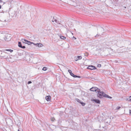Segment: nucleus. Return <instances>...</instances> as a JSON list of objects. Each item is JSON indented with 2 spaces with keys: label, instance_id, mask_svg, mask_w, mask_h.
Masks as SVG:
<instances>
[{
  "label": "nucleus",
  "instance_id": "nucleus-1",
  "mask_svg": "<svg viewBox=\"0 0 131 131\" xmlns=\"http://www.w3.org/2000/svg\"><path fill=\"white\" fill-rule=\"evenodd\" d=\"M98 93L97 95L98 97L100 98H102L103 97H107L110 99H112V97L105 94L102 91L101 92L100 91H97Z\"/></svg>",
  "mask_w": 131,
  "mask_h": 131
},
{
  "label": "nucleus",
  "instance_id": "nucleus-2",
  "mask_svg": "<svg viewBox=\"0 0 131 131\" xmlns=\"http://www.w3.org/2000/svg\"><path fill=\"white\" fill-rule=\"evenodd\" d=\"M22 42L25 43L27 44L28 45H30L34 43L33 42H31L30 41H28L27 40H26L25 39H21Z\"/></svg>",
  "mask_w": 131,
  "mask_h": 131
},
{
  "label": "nucleus",
  "instance_id": "nucleus-3",
  "mask_svg": "<svg viewBox=\"0 0 131 131\" xmlns=\"http://www.w3.org/2000/svg\"><path fill=\"white\" fill-rule=\"evenodd\" d=\"M87 69H88L93 70L95 69H96V68L94 66H89L87 67Z\"/></svg>",
  "mask_w": 131,
  "mask_h": 131
},
{
  "label": "nucleus",
  "instance_id": "nucleus-4",
  "mask_svg": "<svg viewBox=\"0 0 131 131\" xmlns=\"http://www.w3.org/2000/svg\"><path fill=\"white\" fill-rule=\"evenodd\" d=\"M91 101L95 102L96 103L100 104V101L98 99H92Z\"/></svg>",
  "mask_w": 131,
  "mask_h": 131
},
{
  "label": "nucleus",
  "instance_id": "nucleus-5",
  "mask_svg": "<svg viewBox=\"0 0 131 131\" xmlns=\"http://www.w3.org/2000/svg\"><path fill=\"white\" fill-rule=\"evenodd\" d=\"M82 58V57L81 56H78L77 57H75L74 59L75 61H77L81 59Z\"/></svg>",
  "mask_w": 131,
  "mask_h": 131
},
{
  "label": "nucleus",
  "instance_id": "nucleus-6",
  "mask_svg": "<svg viewBox=\"0 0 131 131\" xmlns=\"http://www.w3.org/2000/svg\"><path fill=\"white\" fill-rule=\"evenodd\" d=\"M18 46L21 48L24 49L25 48V46H22L21 45V44L20 42H18Z\"/></svg>",
  "mask_w": 131,
  "mask_h": 131
},
{
  "label": "nucleus",
  "instance_id": "nucleus-7",
  "mask_svg": "<svg viewBox=\"0 0 131 131\" xmlns=\"http://www.w3.org/2000/svg\"><path fill=\"white\" fill-rule=\"evenodd\" d=\"M50 96H46V99L48 101H49L50 100Z\"/></svg>",
  "mask_w": 131,
  "mask_h": 131
},
{
  "label": "nucleus",
  "instance_id": "nucleus-8",
  "mask_svg": "<svg viewBox=\"0 0 131 131\" xmlns=\"http://www.w3.org/2000/svg\"><path fill=\"white\" fill-rule=\"evenodd\" d=\"M126 100L128 101H131V96H129L128 98H126Z\"/></svg>",
  "mask_w": 131,
  "mask_h": 131
},
{
  "label": "nucleus",
  "instance_id": "nucleus-9",
  "mask_svg": "<svg viewBox=\"0 0 131 131\" xmlns=\"http://www.w3.org/2000/svg\"><path fill=\"white\" fill-rule=\"evenodd\" d=\"M98 89V88L97 87H92L91 88L90 90H97Z\"/></svg>",
  "mask_w": 131,
  "mask_h": 131
},
{
  "label": "nucleus",
  "instance_id": "nucleus-10",
  "mask_svg": "<svg viewBox=\"0 0 131 131\" xmlns=\"http://www.w3.org/2000/svg\"><path fill=\"white\" fill-rule=\"evenodd\" d=\"M70 74L72 76L74 77H77V75H74L73 73H72V72Z\"/></svg>",
  "mask_w": 131,
  "mask_h": 131
},
{
  "label": "nucleus",
  "instance_id": "nucleus-11",
  "mask_svg": "<svg viewBox=\"0 0 131 131\" xmlns=\"http://www.w3.org/2000/svg\"><path fill=\"white\" fill-rule=\"evenodd\" d=\"M60 38L61 39H64L66 38L65 37L63 36H60Z\"/></svg>",
  "mask_w": 131,
  "mask_h": 131
},
{
  "label": "nucleus",
  "instance_id": "nucleus-12",
  "mask_svg": "<svg viewBox=\"0 0 131 131\" xmlns=\"http://www.w3.org/2000/svg\"><path fill=\"white\" fill-rule=\"evenodd\" d=\"M38 45V46H39L38 47H41L43 46V45L41 43H39Z\"/></svg>",
  "mask_w": 131,
  "mask_h": 131
},
{
  "label": "nucleus",
  "instance_id": "nucleus-13",
  "mask_svg": "<svg viewBox=\"0 0 131 131\" xmlns=\"http://www.w3.org/2000/svg\"><path fill=\"white\" fill-rule=\"evenodd\" d=\"M47 70V68L46 67H44L42 69V70L44 71H46Z\"/></svg>",
  "mask_w": 131,
  "mask_h": 131
},
{
  "label": "nucleus",
  "instance_id": "nucleus-14",
  "mask_svg": "<svg viewBox=\"0 0 131 131\" xmlns=\"http://www.w3.org/2000/svg\"><path fill=\"white\" fill-rule=\"evenodd\" d=\"M51 121H52V122H54V121L55 119H54V117H52L51 118Z\"/></svg>",
  "mask_w": 131,
  "mask_h": 131
},
{
  "label": "nucleus",
  "instance_id": "nucleus-15",
  "mask_svg": "<svg viewBox=\"0 0 131 131\" xmlns=\"http://www.w3.org/2000/svg\"><path fill=\"white\" fill-rule=\"evenodd\" d=\"M39 43H33V44L34 45L36 46H37L39 47L38 44Z\"/></svg>",
  "mask_w": 131,
  "mask_h": 131
},
{
  "label": "nucleus",
  "instance_id": "nucleus-16",
  "mask_svg": "<svg viewBox=\"0 0 131 131\" xmlns=\"http://www.w3.org/2000/svg\"><path fill=\"white\" fill-rule=\"evenodd\" d=\"M80 103L82 106H84L85 105V103L83 102H81Z\"/></svg>",
  "mask_w": 131,
  "mask_h": 131
},
{
  "label": "nucleus",
  "instance_id": "nucleus-17",
  "mask_svg": "<svg viewBox=\"0 0 131 131\" xmlns=\"http://www.w3.org/2000/svg\"><path fill=\"white\" fill-rule=\"evenodd\" d=\"M121 107L120 106H118L116 108V110H119V109H120L121 108Z\"/></svg>",
  "mask_w": 131,
  "mask_h": 131
},
{
  "label": "nucleus",
  "instance_id": "nucleus-18",
  "mask_svg": "<svg viewBox=\"0 0 131 131\" xmlns=\"http://www.w3.org/2000/svg\"><path fill=\"white\" fill-rule=\"evenodd\" d=\"M101 66V65L100 64H98L97 65V67H100Z\"/></svg>",
  "mask_w": 131,
  "mask_h": 131
},
{
  "label": "nucleus",
  "instance_id": "nucleus-19",
  "mask_svg": "<svg viewBox=\"0 0 131 131\" xmlns=\"http://www.w3.org/2000/svg\"><path fill=\"white\" fill-rule=\"evenodd\" d=\"M9 51L10 52H13V50L11 49H9Z\"/></svg>",
  "mask_w": 131,
  "mask_h": 131
},
{
  "label": "nucleus",
  "instance_id": "nucleus-20",
  "mask_svg": "<svg viewBox=\"0 0 131 131\" xmlns=\"http://www.w3.org/2000/svg\"><path fill=\"white\" fill-rule=\"evenodd\" d=\"M31 82L30 81H29L28 82V84H30L31 83Z\"/></svg>",
  "mask_w": 131,
  "mask_h": 131
},
{
  "label": "nucleus",
  "instance_id": "nucleus-21",
  "mask_svg": "<svg viewBox=\"0 0 131 131\" xmlns=\"http://www.w3.org/2000/svg\"><path fill=\"white\" fill-rule=\"evenodd\" d=\"M68 72H69L70 74L72 72L70 70H68Z\"/></svg>",
  "mask_w": 131,
  "mask_h": 131
},
{
  "label": "nucleus",
  "instance_id": "nucleus-22",
  "mask_svg": "<svg viewBox=\"0 0 131 131\" xmlns=\"http://www.w3.org/2000/svg\"><path fill=\"white\" fill-rule=\"evenodd\" d=\"M129 114H131V110H129Z\"/></svg>",
  "mask_w": 131,
  "mask_h": 131
},
{
  "label": "nucleus",
  "instance_id": "nucleus-23",
  "mask_svg": "<svg viewBox=\"0 0 131 131\" xmlns=\"http://www.w3.org/2000/svg\"><path fill=\"white\" fill-rule=\"evenodd\" d=\"M10 49H6L5 50L6 51H9V50Z\"/></svg>",
  "mask_w": 131,
  "mask_h": 131
},
{
  "label": "nucleus",
  "instance_id": "nucleus-24",
  "mask_svg": "<svg viewBox=\"0 0 131 131\" xmlns=\"http://www.w3.org/2000/svg\"><path fill=\"white\" fill-rule=\"evenodd\" d=\"M2 2V0H0V3H1V2Z\"/></svg>",
  "mask_w": 131,
  "mask_h": 131
},
{
  "label": "nucleus",
  "instance_id": "nucleus-25",
  "mask_svg": "<svg viewBox=\"0 0 131 131\" xmlns=\"http://www.w3.org/2000/svg\"><path fill=\"white\" fill-rule=\"evenodd\" d=\"M77 100V101H78V102H79V101H78L77 100H78V101H79V100L78 99H76Z\"/></svg>",
  "mask_w": 131,
  "mask_h": 131
},
{
  "label": "nucleus",
  "instance_id": "nucleus-26",
  "mask_svg": "<svg viewBox=\"0 0 131 131\" xmlns=\"http://www.w3.org/2000/svg\"><path fill=\"white\" fill-rule=\"evenodd\" d=\"M1 5H0V9L1 8Z\"/></svg>",
  "mask_w": 131,
  "mask_h": 131
},
{
  "label": "nucleus",
  "instance_id": "nucleus-27",
  "mask_svg": "<svg viewBox=\"0 0 131 131\" xmlns=\"http://www.w3.org/2000/svg\"><path fill=\"white\" fill-rule=\"evenodd\" d=\"M94 91V90H93V91Z\"/></svg>",
  "mask_w": 131,
  "mask_h": 131
},
{
  "label": "nucleus",
  "instance_id": "nucleus-28",
  "mask_svg": "<svg viewBox=\"0 0 131 131\" xmlns=\"http://www.w3.org/2000/svg\"><path fill=\"white\" fill-rule=\"evenodd\" d=\"M18 131H20V130H18Z\"/></svg>",
  "mask_w": 131,
  "mask_h": 131
},
{
  "label": "nucleus",
  "instance_id": "nucleus-29",
  "mask_svg": "<svg viewBox=\"0 0 131 131\" xmlns=\"http://www.w3.org/2000/svg\"><path fill=\"white\" fill-rule=\"evenodd\" d=\"M79 78H80V77H79Z\"/></svg>",
  "mask_w": 131,
  "mask_h": 131
}]
</instances>
